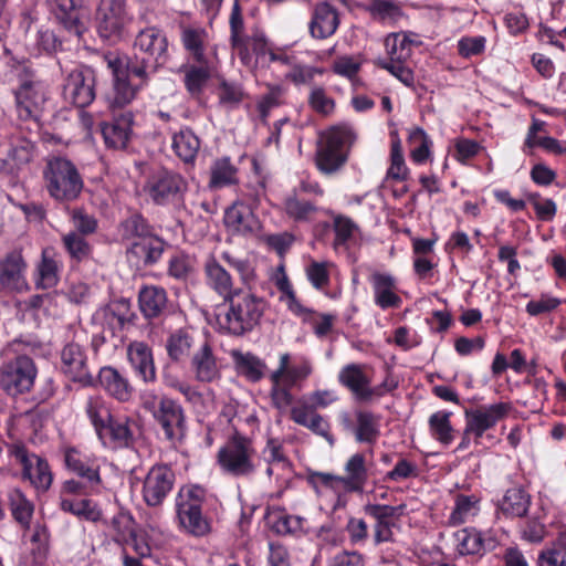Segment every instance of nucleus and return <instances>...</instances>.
<instances>
[{
    "label": "nucleus",
    "mask_w": 566,
    "mask_h": 566,
    "mask_svg": "<svg viewBox=\"0 0 566 566\" xmlns=\"http://www.w3.org/2000/svg\"><path fill=\"white\" fill-rule=\"evenodd\" d=\"M198 345V349L191 356V368L198 380L211 381L219 374L216 358L208 343Z\"/></svg>",
    "instance_id": "nucleus-30"
},
{
    "label": "nucleus",
    "mask_w": 566,
    "mask_h": 566,
    "mask_svg": "<svg viewBox=\"0 0 566 566\" xmlns=\"http://www.w3.org/2000/svg\"><path fill=\"white\" fill-rule=\"evenodd\" d=\"M233 359L239 373L252 382L260 381L268 369L266 364L251 353H233Z\"/></svg>",
    "instance_id": "nucleus-40"
},
{
    "label": "nucleus",
    "mask_w": 566,
    "mask_h": 566,
    "mask_svg": "<svg viewBox=\"0 0 566 566\" xmlns=\"http://www.w3.org/2000/svg\"><path fill=\"white\" fill-rule=\"evenodd\" d=\"M458 549L462 555L479 554L483 548V538L474 528H463L455 533Z\"/></svg>",
    "instance_id": "nucleus-54"
},
{
    "label": "nucleus",
    "mask_w": 566,
    "mask_h": 566,
    "mask_svg": "<svg viewBox=\"0 0 566 566\" xmlns=\"http://www.w3.org/2000/svg\"><path fill=\"white\" fill-rule=\"evenodd\" d=\"M61 370L70 380L84 387L95 385L88 368L86 350L76 337L66 342L61 350Z\"/></svg>",
    "instance_id": "nucleus-11"
},
{
    "label": "nucleus",
    "mask_w": 566,
    "mask_h": 566,
    "mask_svg": "<svg viewBox=\"0 0 566 566\" xmlns=\"http://www.w3.org/2000/svg\"><path fill=\"white\" fill-rule=\"evenodd\" d=\"M354 436L357 442L374 444L380 436V417L368 410L355 412Z\"/></svg>",
    "instance_id": "nucleus-32"
},
{
    "label": "nucleus",
    "mask_w": 566,
    "mask_h": 566,
    "mask_svg": "<svg viewBox=\"0 0 566 566\" xmlns=\"http://www.w3.org/2000/svg\"><path fill=\"white\" fill-rule=\"evenodd\" d=\"M224 224L229 231L241 235H250L259 228L252 209L242 199H237L226 210Z\"/></svg>",
    "instance_id": "nucleus-20"
},
{
    "label": "nucleus",
    "mask_w": 566,
    "mask_h": 566,
    "mask_svg": "<svg viewBox=\"0 0 566 566\" xmlns=\"http://www.w3.org/2000/svg\"><path fill=\"white\" fill-rule=\"evenodd\" d=\"M179 40L186 52L187 61L209 59L207 55L209 33L200 23H180Z\"/></svg>",
    "instance_id": "nucleus-17"
},
{
    "label": "nucleus",
    "mask_w": 566,
    "mask_h": 566,
    "mask_svg": "<svg viewBox=\"0 0 566 566\" xmlns=\"http://www.w3.org/2000/svg\"><path fill=\"white\" fill-rule=\"evenodd\" d=\"M138 303L146 318L157 317L166 308V291L157 286H145L139 291Z\"/></svg>",
    "instance_id": "nucleus-35"
},
{
    "label": "nucleus",
    "mask_w": 566,
    "mask_h": 566,
    "mask_svg": "<svg viewBox=\"0 0 566 566\" xmlns=\"http://www.w3.org/2000/svg\"><path fill=\"white\" fill-rule=\"evenodd\" d=\"M111 105L113 106V119L102 124L101 130L105 144L109 148L125 149L130 138L132 126L134 124V115L130 111L116 109L125 105L115 104L114 99Z\"/></svg>",
    "instance_id": "nucleus-14"
},
{
    "label": "nucleus",
    "mask_w": 566,
    "mask_h": 566,
    "mask_svg": "<svg viewBox=\"0 0 566 566\" xmlns=\"http://www.w3.org/2000/svg\"><path fill=\"white\" fill-rule=\"evenodd\" d=\"M128 359L144 381H153L156 377L150 348L144 343H133L127 350Z\"/></svg>",
    "instance_id": "nucleus-31"
},
{
    "label": "nucleus",
    "mask_w": 566,
    "mask_h": 566,
    "mask_svg": "<svg viewBox=\"0 0 566 566\" xmlns=\"http://www.w3.org/2000/svg\"><path fill=\"white\" fill-rule=\"evenodd\" d=\"M200 148L199 138L190 130L179 132V158L186 164L192 163Z\"/></svg>",
    "instance_id": "nucleus-59"
},
{
    "label": "nucleus",
    "mask_w": 566,
    "mask_h": 566,
    "mask_svg": "<svg viewBox=\"0 0 566 566\" xmlns=\"http://www.w3.org/2000/svg\"><path fill=\"white\" fill-rule=\"evenodd\" d=\"M338 380L359 401H369L373 397H381L384 395V391L379 388L370 387V379L365 375L360 365H346L339 371Z\"/></svg>",
    "instance_id": "nucleus-18"
},
{
    "label": "nucleus",
    "mask_w": 566,
    "mask_h": 566,
    "mask_svg": "<svg viewBox=\"0 0 566 566\" xmlns=\"http://www.w3.org/2000/svg\"><path fill=\"white\" fill-rule=\"evenodd\" d=\"M478 499L473 495L459 494L455 497V504L449 517V524L452 526L464 523L470 516L478 514Z\"/></svg>",
    "instance_id": "nucleus-51"
},
{
    "label": "nucleus",
    "mask_w": 566,
    "mask_h": 566,
    "mask_svg": "<svg viewBox=\"0 0 566 566\" xmlns=\"http://www.w3.org/2000/svg\"><path fill=\"white\" fill-rule=\"evenodd\" d=\"M451 412L437 411L429 418L431 436L444 446L453 441V428L450 422Z\"/></svg>",
    "instance_id": "nucleus-50"
},
{
    "label": "nucleus",
    "mask_w": 566,
    "mask_h": 566,
    "mask_svg": "<svg viewBox=\"0 0 566 566\" xmlns=\"http://www.w3.org/2000/svg\"><path fill=\"white\" fill-rule=\"evenodd\" d=\"M10 67L18 81L17 86L12 88V94L17 116L21 123L20 129L29 135H38L48 102L46 85L30 59L13 57Z\"/></svg>",
    "instance_id": "nucleus-2"
},
{
    "label": "nucleus",
    "mask_w": 566,
    "mask_h": 566,
    "mask_svg": "<svg viewBox=\"0 0 566 566\" xmlns=\"http://www.w3.org/2000/svg\"><path fill=\"white\" fill-rule=\"evenodd\" d=\"M154 418L163 428L166 438L174 440V422L177 420V405L174 399L161 397L158 408L154 411Z\"/></svg>",
    "instance_id": "nucleus-46"
},
{
    "label": "nucleus",
    "mask_w": 566,
    "mask_h": 566,
    "mask_svg": "<svg viewBox=\"0 0 566 566\" xmlns=\"http://www.w3.org/2000/svg\"><path fill=\"white\" fill-rule=\"evenodd\" d=\"M43 178L49 195L57 202H71L77 199L84 187L75 165L61 157L48 163Z\"/></svg>",
    "instance_id": "nucleus-5"
},
{
    "label": "nucleus",
    "mask_w": 566,
    "mask_h": 566,
    "mask_svg": "<svg viewBox=\"0 0 566 566\" xmlns=\"http://www.w3.org/2000/svg\"><path fill=\"white\" fill-rule=\"evenodd\" d=\"M119 232L123 240H140L153 233V228L138 212L132 213L119 223Z\"/></svg>",
    "instance_id": "nucleus-45"
},
{
    "label": "nucleus",
    "mask_w": 566,
    "mask_h": 566,
    "mask_svg": "<svg viewBox=\"0 0 566 566\" xmlns=\"http://www.w3.org/2000/svg\"><path fill=\"white\" fill-rule=\"evenodd\" d=\"M139 433L138 423L129 417H115L98 433L103 446L112 449H133Z\"/></svg>",
    "instance_id": "nucleus-13"
},
{
    "label": "nucleus",
    "mask_w": 566,
    "mask_h": 566,
    "mask_svg": "<svg viewBox=\"0 0 566 566\" xmlns=\"http://www.w3.org/2000/svg\"><path fill=\"white\" fill-rule=\"evenodd\" d=\"M224 302L229 305L228 310L223 321L220 316L218 321L222 328L235 336L252 331L260 323L265 310L263 298L241 290H234V293Z\"/></svg>",
    "instance_id": "nucleus-3"
},
{
    "label": "nucleus",
    "mask_w": 566,
    "mask_h": 566,
    "mask_svg": "<svg viewBox=\"0 0 566 566\" xmlns=\"http://www.w3.org/2000/svg\"><path fill=\"white\" fill-rule=\"evenodd\" d=\"M166 350L170 358L161 370V378L166 386L177 388V338L175 334H170L167 339Z\"/></svg>",
    "instance_id": "nucleus-57"
},
{
    "label": "nucleus",
    "mask_w": 566,
    "mask_h": 566,
    "mask_svg": "<svg viewBox=\"0 0 566 566\" xmlns=\"http://www.w3.org/2000/svg\"><path fill=\"white\" fill-rule=\"evenodd\" d=\"M35 154V143L30 136L15 137L8 154L9 159L13 163L14 167L10 168L12 174L14 168L18 170L23 166L30 164Z\"/></svg>",
    "instance_id": "nucleus-42"
},
{
    "label": "nucleus",
    "mask_w": 566,
    "mask_h": 566,
    "mask_svg": "<svg viewBox=\"0 0 566 566\" xmlns=\"http://www.w3.org/2000/svg\"><path fill=\"white\" fill-rule=\"evenodd\" d=\"M238 182V168L229 157L217 159L210 168L209 187L220 189Z\"/></svg>",
    "instance_id": "nucleus-39"
},
{
    "label": "nucleus",
    "mask_w": 566,
    "mask_h": 566,
    "mask_svg": "<svg viewBox=\"0 0 566 566\" xmlns=\"http://www.w3.org/2000/svg\"><path fill=\"white\" fill-rule=\"evenodd\" d=\"M354 135L349 128L335 126L319 134L316 144L315 164L325 175L338 171L347 161L348 147Z\"/></svg>",
    "instance_id": "nucleus-4"
},
{
    "label": "nucleus",
    "mask_w": 566,
    "mask_h": 566,
    "mask_svg": "<svg viewBox=\"0 0 566 566\" xmlns=\"http://www.w3.org/2000/svg\"><path fill=\"white\" fill-rule=\"evenodd\" d=\"M32 458H34L35 463L30 464V471L23 473V476L29 479L36 489L45 491L51 486L53 480L49 463L35 454H32Z\"/></svg>",
    "instance_id": "nucleus-52"
},
{
    "label": "nucleus",
    "mask_w": 566,
    "mask_h": 566,
    "mask_svg": "<svg viewBox=\"0 0 566 566\" xmlns=\"http://www.w3.org/2000/svg\"><path fill=\"white\" fill-rule=\"evenodd\" d=\"M375 302L381 308H397L401 304L400 296L396 293V280L387 273L375 272L370 277Z\"/></svg>",
    "instance_id": "nucleus-27"
},
{
    "label": "nucleus",
    "mask_w": 566,
    "mask_h": 566,
    "mask_svg": "<svg viewBox=\"0 0 566 566\" xmlns=\"http://www.w3.org/2000/svg\"><path fill=\"white\" fill-rule=\"evenodd\" d=\"M132 23L127 0H101L95 13V29L104 42H120L127 36Z\"/></svg>",
    "instance_id": "nucleus-6"
},
{
    "label": "nucleus",
    "mask_w": 566,
    "mask_h": 566,
    "mask_svg": "<svg viewBox=\"0 0 566 566\" xmlns=\"http://www.w3.org/2000/svg\"><path fill=\"white\" fill-rule=\"evenodd\" d=\"M511 410L507 402H497L490 406H481L474 410H465V436L474 434L481 438L483 433L504 419Z\"/></svg>",
    "instance_id": "nucleus-15"
},
{
    "label": "nucleus",
    "mask_w": 566,
    "mask_h": 566,
    "mask_svg": "<svg viewBox=\"0 0 566 566\" xmlns=\"http://www.w3.org/2000/svg\"><path fill=\"white\" fill-rule=\"evenodd\" d=\"M530 495L520 488H513L506 491L500 501L499 511L505 517H523L530 507Z\"/></svg>",
    "instance_id": "nucleus-36"
},
{
    "label": "nucleus",
    "mask_w": 566,
    "mask_h": 566,
    "mask_svg": "<svg viewBox=\"0 0 566 566\" xmlns=\"http://www.w3.org/2000/svg\"><path fill=\"white\" fill-rule=\"evenodd\" d=\"M405 505H386V504H366L364 512L369 516L373 524L374 544L394 542L392 528L396 527L398 520L403 514Z\"/></svg>",
    "instance_id": "nucleus-12"
},
{
    "label": "nucleus",
    "mask_w": 566,
    "mask_h": 566,
    "mask_svg": "<svg viewBox=\"0 0 566 566\" xmlns=\"http://www.w3.org/2000/svg\"><path fill=\"white\" fill-rule=\"evenodd\" d=\"M97 380L99 385L112 397L118 401H129L134 394V388L128 379L112 366H104L99 369Z\"/></svg>",
    "instance_id": "nucleus-24"
},
{
    "label": "nucleus",
    "mask_w": 566,
    "mask_h": 566,
    "mask_svg": "<svg viewBox=\"0 0 566 566\" xmlns=\"http://www.w3.org/2000/svg\"><path fill=\"white\" fill-rule=\"evenodd\" d=\"M252 441L235 431L217 453L220 468L233 476H249L255 471Z\"/></svg>",
    "instance_id": "nucleus-7"
},
{
    "label": "nucleus",
    "mask_w": 566,
    "mask_h": 566,
    "mask_svg": "<svg viewBox=\"0 0 566 566\" xmlns=\"http://www.w3.org/2000/svg\"><path fill=\"white\" fill-rule=\"evenodd\" d=\"M184 84L193 98H199L212 74V65L208 60L187 61L181 66Z\"/></svg>",
    "instance_id": "nucleus-23"
},
{
    "label": "nucleus",
    "mask_w": 566,
    "mask_h": 566,
    "mask_svg": "<svg viewBox=\"0 0 566 566\" xmlns=\"http://www.w3.org/2000/svg\"><path fill=\"white\" fill-rule=\"evenodd\" d=\"M284 211L289 218L296 222H310L317 213L318 208L312 201L293 193L285 198Z\"/></svg>",
    "instance_id": "nucleus-44"
},
{
    "label": "nucleus",
    "mask_w": 566,
    "mask_h": 566,
    "mask_svg": "<svg viewBox=\"0 0 566 566\" xmlns=\"http://www.w3.org/2000/svg\"><path fill=\"white\" fill-rule=\"evenodd\" d=\"M165 250V242L157 235L150 234L144 239L135 240L127 248L129 260L135 259L136 263L143 262L144 265L156 263Z\"/></svg>",
    "instance_id": "nucleus-26"
},
{
    "label": "nucleus",
    "mask_w": 566,
    "mask_h": 566,
    "mask_svg": "<svg viewBox=\"0 0 566 566\" xmlns=\"http://www.w3.org/2000/svg\"><path fill=\"white\" fill-rule=\"evenodd\" d=\"M36 367L32 358L25 355L4 364L0 369V387L10 396L29 391L36 377Z\"/></svg>",
    "instance_id": "nucleus-9"
},
{
    "label": "nucleus",
    "mask_w": 566,
    "mask_h": 566,
    "mask_svg": "<svg viewBox=\"0 0 566 566\" xmlns=\"http://www.w3.org/2000/svg\"><path fill=\"white\" fill-rule=\"evenodd\" d=\"M291 419L308 430L314 434L324 438L332 447L335 443L334 436L331 432L329 422L319 413L316 412L314 407L310 405H303L293 407L291 409Z\"/></svg>",
    "instance_id": "nucleus-22"
},
{
    "label": "nucleus",
    "mask_w": 566,
    "mask_h": 566,
    "mask_svg": "<svg viewBox=\"0 0 566 566\" xmlns=\"http://www.w3.org/2000/svg\"><path fill=\"white\" fill-rule=\"evenodd\" d=\"M64 462L66 468L75 473L76 475L86 479L88 483L91 484H98L101 483V476L98 473V469L92 468L87 465L81 458L80 452L74 449L70 448L65 451L64 454Z\"/></svg>",
    "instance_id": "nucleus-48"
},
{
    "label": "nucleus",
    "mask_w": 566,
    "mask_h": 566,
    "mask_svg": "<svg viewBox=\"0 0 566 566\" xmlns=\"http://www.w3.org/2000/svg\"><path fill=\"white\" fill-rule=\"evenodd\" d=\"M8 497L9 507L14 521L23 527H29L34 511L33 503L27 499L20 489L11 490Z\"/></svg>",
    "instance_id": "nucleus-43"
},
{
    "label": "nucleus",
    "mask_w": 566,
    "mask_h": 566,
    "mask_svg": "<svg viewBox=\"0 0 566 566\" xmlns=\"http://www.w3.org/2000/svg\"><path fill=\"white\" fill-rule=\"evenodd\" d=\"M72 221L77 232L81 235L92 234L97 229V220L85 212L82 208H75L72 210Z\"/></svg>",
    "instance_id": "nucleus-60"
},
{
    "label": "nucleus",
    "mask_w": 566,
    "mask_h": 566,
    "mask_svg": "<svg viewBox=\"0 0 566 566\" xmlns=\"http://www.w3.org/2000/svg\"><path fill=\"white\" fill-rule=\"evenodd\" d=\"M85 411L91 420L96 434L103 430L108 420L113 417L109 409L103 403L99 398L90 397L86 401Z\"/></svg>",
    "instance_id": "nucleus-53"
},
{
    "label": "nucleus",
    "mask_w": 566,
    "mask_h": 566,
    "mask_svg": "<svg viewBox=\"0 0 566 566\" xmlns=\"http://www.w3.org/2000/svg\"><path fill=\"white\" fill-rule=\"evenodd\" d=\"M179 523L192 536L202 537L211 532V523L199 506L179 507Z\"/></svg>",
    "instance_id": "nucleus-34"
},
{
    "label": "nucleus",
    "mask_w": 566,
    "mask_h": 566,
    "mask_svg": "<svg viewBox=\"0 0 566 566\" xmlns=\"http://www.w3.org/2000/svg\"><path fill=\"white\" fill-rule=\"evenodd\" d=\"M269 378L271 381V402L277 410L285 411L293 402V395L291 392L293 386L284 382L279 373L272 371Z\"/></svg>",
    "instance_id": "nucleus-49"
},
{
    "label": "nucleus",
    "mask_w": 566,
    "mask_h": 566,
    "mask_svg": "<svg viewBox=\"0 0 566 566\" xmlns=\"http://www.w3.org/2000/svg\"><path fill=\"white\" fill-rule=\"evenodd\" d=\"M312 371V363L307 358H301L291 364V355L284 353L280 356L279 367L273 373H279L284 382L296 387L303 382Z\"/></svg>",
    "instance_id": "nucleus-28"
},
{
    "label": "nucleus",
    "mask_w": 566,
    "mask_h": 566,
    "mask_svg": "<svg viewBox=\"0 0 566 566\" xmlns=\"http://www.w3.org/2000/svg\"><path fill=\"white\" fill-rule=\"evenodd\" d=\"M208 343L200 333L193 328H186L179 331V353L186 355H193L195 350L198 349V344Z\"/></svg>",
    "instance_id": "nucleus-61"
},
{
    "label": "nucleus",
    "mask_w": 566,
    "mask_h": 566,
    "mask_svg": "<svg viewBox=\"0 0 566 566\" xmlns=\"http://www.w3.org/2000/svg\"><path fill=\"white\" fill-rule=\"evenodd\" d=\"M206 273L208 284L219 294L224 301L234 293L232 290V281L230 274L216 261L209 260L206 264Z\"/></svg>",
    "instance_id": "nucleus-41"
},
{
    "label": "nucleus",
    "mask_w": 566,
    "mask_h": 566,
    "mask_svg": "<svg viewBox=\"0 0 566 566\" xmlns=\"http://www.w3.org/2000/svg\"><path fill=\"white\" fill-rule=\"evenodd\" d=\"M96 73L87 65L72 70L63 84V96L74 106L84 108L96 97Z\"/></svg>",
    "instance_id": "nucleus-10"
},
{
    "label": "nucleus",
    "mask_w": 566,
    "mask_h": 566,
    "mask_svg": "<svg viewBox=\"0 0 566 566\" xmlns=\"http://www.w3.org/2000/svg\"><path fill=\"white\" fill-rule=\"evenodd\" d=\"M345 472L346 475L342 478V484L348 491H361L368 476L364 454L355 453L352 455L346 462Z\"/></svg>",
    "instance_id": "nucleus-37"
},
{
    "label": "nucleus",
    "mask_w": 566,
    "mask_h": 566,
    "mask_svg": "<svg viewBox=\"0 0 566 566\" xmlns=\"http://www.w3.org/2000/svg\"><path fill=\"white\" fill-rule=\"evenodd\" d=\"M339 25L337 10L328 2L315 4L312 19L308 24L310 33L314 39H327L332 36Z\"/></svg>",
    "instance_id": "nucleus-21"
},
{
    "label": "nucleus",
    "mask_w": 566,
    "mask_h": 566,
    "mask_svg": "<svg viewBox=\"0 0 566 566\" xmlns=\"http://www.w3.org/2000/svg\"><path fill=\"white\" fill-rule=\"evenodd\" d=\"M36 46L48 55L63 51V39L54 30L41 28L36 32Z\"/></svg>",
    "instance_id": "nucleus-58"
},
{
    "label": "nucleus",
    "mask_w": 566,
    "mask_h": 566,
    "mask_svg": "<svg viewBox=\"0 0 566 566\" xmlns=\"http://www.w3.org/2000/svg\"><path fill=\"white\" fill-rule=\"evenodd\" d=\"M169 59L167 38L155 28L138 32L133 54L125 62L120 59L108 61L114 82V102L127 105L137 92L148 84L150 76L163 69Z\"/></svg>",
    "instance_id": "nucleus-1"
},
{
    "label": "nucleus",
    "mask_w": 566,
    "mask_h": 566,
    "mask_svg": "<svg viewBox=\"0 0 566 566\" xmlns=\"http://www.w3.org/2000/svg\"><path fill=\"white\" fill-rule=\"evenodd\" d=\"M46 3L55 22L67 34L82 40L88 30L85 0H46Z\"/></svg>",
    "instance_id": "nucleus-8"
},
{
    "label": "nucleus",
    "mask_w": 566,
    "mask_h": 566,
    "mask_svg": "<svg viewBox=\"0 0 566 566\" xmlns=\"http://www.w3.org/2000/svg\"><path fill=\"white\" fill-rule=\"evenodd\" d=\"M63 244L72 259L81 262L92 254L91 244L84 239V235L77 232H70L63 237Z\"/></svg>",
    "instance_id": "nucleus-56"
},
{
    "label": "nucleus",
    "mask_w": 566,
    "mask_h": 566,
    "mask_svg": "<svg viewBox=\"0 0 566 566\" xmlns=\"http://www.w3.org/2000/svg\"><path fill=\"white\" fill-rule=\"evenodd\" d=\"M243 98L242 87L222 78L219 84V101L224 105L239 104Z\"/></svg>",
    "instance_id": "nucleus-63"
},
{
    "label": "nucleus",
    "mask_w": 566,
    "mask_h": 566,
    "mask_svg": "<svg viewBox=\"0 0 566 566\" xmlns=\"http://www.w3.org/2000/svg\"><path fill=\"white\" fill-rule=\"evenodd\" d=\"M283 90L280 86L270 87L269 92L258 102V109L263 120L269 116L271 109L283 103Z\"/></svg>",
    "instance_id": "nucleus-64"
},
{
    "label": "nucleus",
    "mask_w": 566,
    "mask_h": 566,
    "mask_svg": "<svg viewBox=\"0 0 566 566\" xmlns=\"http://www.w3.org/2000/svg\"><path fill=\"white\" fill-rule=\"evenodd\" d=\"M143 191L157 205H166L177 192V180L174 175L160 170L150 176Z\"/></svg>",
    "instance_id": "nucleus-25"
},
{
    "label": "nucleus",
    "mask_w": 566,
    "mask_h": 566,
    "mask_svg": "<svg viewBox=\"0 0 566 566\" xmlns=\"http://www.w3.org/2000/svg\"><path fill=\"white\" fill-rule=\"evenodd\" d=\"M385 45L390 57L389 62L406 61L411 55V41L405 34H391L387 36Z\"/></svg>",
    "instance_id": "nucleus-55"
},
{
    "label": "nucleus",
    "mask_w": 566,
    "mask_h": 566,
    "mask_svg": "<svg viewBox=\"0 0 566 566\" xmlns=\"http://www.w3.org/2000/svg\"><path fill=\"white\" fill-rule=\"evenodd\" d=\"M27 263L21 251L13 250L0 261V284L4 290L21 292L27 287Z\"/></svg>",
    "instance_id": "nucleus-19"
},
{
    "label": "nucleus",
    "mask_w": 566,
    "mask_h": 566,
    "mask_svg": "<svg viewBox=\"0 0 566 566\" xmlns=\"http://www.w3.org/2000/svg\"><path fill=\"white\" fill-rule=\"evenodd\" d=\"M175 472L168 464L155 465L148 472L143 486L145 502L150 506L161 504L167 494L172 490Z\"/></svg>",
    "instance_id": "nucleus-16"
},
{
    "label": "nucleus",
    "mask_w": 566,
    "mask_h": 566,
    "mask_svg": "<svg viewBox=\"0 0 566 566\" xmlns=\"http://www.w3.org/2000/svg\"><path fill=\"white\" fill-rule=\"evenodd\" d=\"M535 566H566V528L538 552Z\"/></svg>",
    "instance_id": "nucleus-33"
},
{
    "label": "nucleus",
    "mask_w": 566,
    "mask_h": 566,
    "mask_svg": "<svg viewBox=\"0 0 566 566\" xmlns=\"http://www.w3.org/2000/svg\"><path fill=\"white\" fill-rule=\"evenodd\" d=\"M335 244H345L357 230L356 223L348 217L337 216L334 218Z\"/></svg>",
    "instance_id": "nucleus-62"
},
{
    "label": "nucleus",
    "mask_w": 566,
    "mask_h": 566,
    "mask_svg": "<svg viewBox=\"0 0 566 566\" xmlns=\"http://www.w3.org/2000/svg\"><path fill=\"white\" fill-rule=\"evenodd\" d=\"M61 262L56 259L52 249H43L41 261L36 266L35 286L38 289H52L60 281Z\"/></svg>",
    "instance_id": "nucleus-29"
},
{
    "label": "nucleus",
    "mask_w": 566,
    "mask_h": 566,
    "mask_svg": "<svg viewBox=\"0 0 566 566\" xmlns=\"http://www.w3.org/2000/svg\"><path fill=\"white\" fill-rule=\"evenodd\" d=\"M229 24L231 32V46L238 50L240 59L244 61L249 56V49L247 44V39L244 36V22L242 17V10L238 0H235L233 3Z\"/></svg>",
    "instance_id": "nucleus-38"
},
{
    "label": "nucleus",
    "mask_w": 566,
    "mask_h": 566,
    "mask_svg": "<svg viewBox=\"0 0 566 566\" xmlns=\"http://www.w3.org/2000/svg\"><path fill=\"white\" fill-rule=\"evenodd\" d=\"M60 507L63 512L71 513L78 518L90 522H97L102 517V511L98 509L97 504L87 499L77 502L62 499Z\"/></svg>",
    "instance_id": "nucleus-47"
}]
</instances>
